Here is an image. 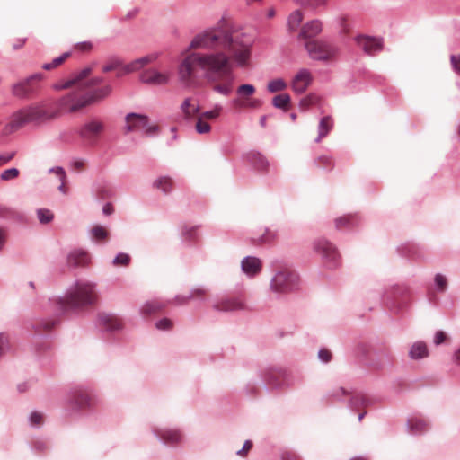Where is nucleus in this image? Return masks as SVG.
I'll use <instances>...</instances> for the list:
<instances>
[{
  "label": "nucleus",
  "mask_w": 460,
  "mask_h": 460,
  "mask_svg": "<svg viewBox=\"0 0 460 460\" xmlns=\"http://www.w3.org/2000/svg\"><path fill=\"white\" fill-rule=\"evenodd\" d=\"M15 155V152L8 153L5 155H0V166L10 162Z\"/></svg>",
  "instance_id": "052dcab7"
},
{
  "label": "nucleus",
  "mask_w": 460,
  "mask_h": 460,
  "mask_svg": "<svg viewBox=\"0 0 460 460\" xmlns=\"http://www.w3.org/2000/svg\"><path fill=\"white\" fill-rule=\"evenodd\" d=\"M96 324L107 332H119L124 329L123 320L113 313L101 312L97 315Z\"/></svg>",
  "instance_id": "9b49d317"
},
{
  "label": "nucleus",
  "mask_w": 460,
  "mask_h": 460,
  "mask_svg": "<svg viewBox=\"0 0 460 460\" xmlns=\"http://www.w3.org/2000/svg\"><path fill=\"white\" fill-rule=\"evenodd\" d=\"M221 111L222 107L220 105H216L211 111L201 112L199 115L208 121L217 119L220 116Z\"/></svg>",
  "instance_id": "e433bc0d"
},
{
  "label": "nucleus",
  "mask_w": 460,
  "mask_h": 460,
  "mask_svg": "<svg viewBox=\"0 0 460 460\" xmlns=\"http://www.w3.org/2000/svg\"><path fill=\"white\" fill-rule=\"evenodd\" d=\"M281 460H300V459L295 453L286 451V452L282 453Z\"/></svg>",
  "instance_id": "338daca9"
},
{
  "label": "nucleus",
  "mask_w": 460,
  "mask_h": 460,
  "mask_svg": "<svg viewBox=\"0 0 460 460\" xmlns=\"http://www.w3.org/2000/svg\"><path fill=\"white\" fill-rule=\"evenodd\" d=\"M355 217L352 215H347L341 217L335 220V225L337 228H342L348 225H350L354 220Z\"/></svg>",
  "instance_id": "49530a36"
},
{
  "label": "nucleus",
  "mask_w": 460,
  "mask_h": 460,
  "mask_svg": "<svg viewBox=\"0 0 460 460\" xmlns=\"http://www.w3.org/2000/svg\"><path fill=\"white\" fill-rule=\"evenodd\" d=\"M309 56L316 60H329L335 57L337 49L325 41L309 40L305 43Z\"/></svg>",
  "instance_id": "9d476101"
},
{
  "label": "nucleus",
  "mask_w": 460,
  "mask_h": 460,
  "mask_svg": "<svg viewBox=\"0 0 460 460\" xmlns=\"http://www.w3.org/2000/svg\"><path fill=\"white\" fill-rule=\"evenodd\" d=\"M44 415L42 412L34 411L29 416V422L31 427H40L43 422Z\"/></svg>",
  "instance_id": "58836bf2"
},
{
  "label": "nucleus",
  "mask_w": 460,
  "mask_h": 460,
  "mask_svg": "<svg viewBox=\"0 0 460 460\" xmlns=\"http://www.w3.org/2000/svg\"><path fill=\"white\" fill-rule=\"evenodd\" d=\"M195 128L199 134H208L211 130V127L208 120L202 119L199 115L197 117V121L195 125Z\"/></svg>",
  "instance_id": "c9c22d12"
},
{
  "label": "nucleus",
  "mask_w": 460,
  "mask_h": 460,
  "mask_svg": "<svg viewBox=\"0 0 460 460\" xmlns=\"http://www.w3.org/2000/svg\"><path fill=\"white\" fill-rule=\"evenodd\" d=\"M261 378L265 386L278 388L280 385L276 373H274L271 368L262 370Z\"/></svg>",
  "instance_id": "bb28decb"
},
{
  "label": "nucleus",
  "mask_w": 460,
  "mask_h": 460,
  "mask_svg": "<svg viewBox=\"0 0 460 460\" xmlns=\"http://www.w3.org/2000/svg\"><path fill=\"white\" fill-rule=\"evenodd\" d=\"M144 130H145V135L146 136L152 137V136L157 135L159 133L160 128L156 124L149 125V121H148L147 122V127H146L144 128Z\"/></svg>",
  "instance_id": "3c124183"
},
{
  "label": "nucleus",
  "mask_w": 460,
  "mask_h": 460,
  "mask_svg": "<svg viewBox=\"0 0 460 460\" xmlns=\"http://www.w3.org/2000/svg\"><path fill=\"white\" fill-rule=\"evenodd\" d=\"M322 31V23L320 21H312L302 27L300 36L306 39L316 36Z\"/></svg>",
  "instance_id": "a878e982"
},
{
  "label": "nucleus",
  "mask_w": 460,
  "mask_h": 460,
  "mask_svg": "<svg viewBox=\"0 0 460 460\" xmlns=\"http://www.w3.org/2000/svg\"><path fill=\"white\" fill-rule=\"evenodd\" d=\"M272 103L276 108L286 110L290 103V96L287 93L278 94L273 98Z\"/></svg>",
  "instance_id": "72a5a7b5"
},
{
  "label": "nucleus",
  "mask_w": 460,
  "mask_h": 460,
  "mask_svg": "<svg viewBox=\"0 0 460 460\" xmlns=\"http://www.w3.org/2000/svg\"><path fill=\"white\" fill-rule=\"evenodd\" d=\"M349 407L353 411L358 409L361 405L367 404V399L365 396L361 394H349Z\"/></svg>",
  "instance_id": "c756f323"
},
{
  "label": "nucleus",
  "mask_w": 460,
  "mask_h": 460,
  "mask_svg": "<svg viewBox=\"0 0 460 460\" xmlns=\"http://www.w3.org/2000/svg\"><path fill=\"white\" fill-rule=\"evenodd\" d=\"M7 240V231L5 228L0 227V251L4 248Z\"/></svg>",
  "instance_id": "0e129e2a"
},
{
  "label": "nucleus",
  "mask_w": 460,
  "mask_h": 460,
  "mask_svg": "<svg viewBox=\"0 0 460 460\" xmlns=\"http://www.w3.org/2000/svg\"><path fill=\"white\" fill-rule=\"evenodd\" d=\"M31 447H32V449L37 452H43V451L47 450L48 444L45 440L36 439L32 442Z\"/></svg>",
  "instance_id": "09e8293b"
},
{
  "label": "nucleus",
  "mask_w": 460,
  "mask_h": 460,
  "mask_svg": "<svg viewBox=\"0 0 460 460\" xmlns=\"http://www.w3.org/2000/svg\"><path fill=\"white\" fill-rule=\"evenodd\" d=\"M314 248L330 267L338 265L340 255L336 248L330 242L324 239H319L315 241Z\"/></svg>",
  "instance_id": "f8f14e48"
},
{
  "label": "nucleus",
  "mask_w": 460,
  "mask_h": 460,
  "mask_svg": "<svg viewBox=\"0 0 460 460\" xmlns=\"http://www.w3.org/2000/svg\"><path fill=\"white\" fill-rule=\"evenodd\" d=\"M7 344H8V336L4 332H0V356L3 354L4 348Z\"/></svg>",
  "instance_id": "69168bd1"
},
{
  "label": "nucleus",
  "mask_w": 460,
  "mask_h": 460,
  "mask_svg": "<svg viewBox=\"0 0 460 460\" xmlns=\"http://www.w3.org/2000/svg\"><path fill=\"white\" fill-rule=\"evenodd\" d=\"M90 74L91 69L84 68L70 80L54 85L56 90L73 89L70 93L60 99L59 106L61 108H66L69 111L75 112L110 94L111 92L110 85L93 90V86L102 82V79L100 77L88 79Z\"/></svg>",
  "instance_id": "f03ea898"
},
{
  "label": "nucleus",
  "mask_w": 460,
  "mask_h": 460,
  "mask_svg": "<svg viewBox=\"0 0 460 460\" xmlns=\"http://www.w3.org/2000/svg\"><path fill=\"white\" fill-rule=\"evenodd\" d=\"M55 325V322L53 321H47V322H41L38 324V328H42L43 330H50Z\"/></svg>",
  "instance_id": "774afa93"
},
{
  "label": "nucleus",
  "mask_w": 460,
  "mask_h": 460,
  "mask_svg": "<svg viewBox=\"0 0 460 460\" xmlns=\"http://www.w3.org/2000/svg\"><path fill=\"white\" fill-rule=\"evenodd\" d=\"M447 336L443 331L436 332L433 339V342L436 346L441 345L446 340Z\"/></svg>",
  "instance_id": "603ef678"
},
{
  "label": "nucleus",
  "mask_w": 460,
  "mask_h": 460,
  "mask_svg": "<svg viewBox=\"0 0 460 460\" xmlns=\"http://www.w3.org/2000/svg\"><path fill=\"white\" fill-rule=\"evenodd\" d=\"M435 282L438 288H445L447 285V279L441 274H437L435 277Z\"/></svg>",
  "instance_id": "13d9d810"
},
{
  "label": "nucleus",
  "mask_w": 460,
  "mask_h": 460,
  "mask_svg": "<svg viewBox=\"0 0 460 460\" xmlns=\"http://www.w3.org/2000/svg\"><path fill=\"white\" fill-rule=\"evenodd\" d=\"M349 394H350V392H349L343 387L334 388L330 393V395L337 400H341Z\"/></svg>",
  "instance_id": "de8ad7c7"
},
{
  "label": "nucleus",
  "mask_w": 460,
  "mask_h": 460,
  "mask_svg": "<svg viewBox=\"0 0 460 460\" xmlns=\"http://www.w3.org/2000/svg\"><path fill=\"white\" fill-rule=\"evenodd\" d=\"M213 307L217 311L221 312H231L235 310H241L244 308L243 302L236 297L223 298L213 305Z\"/></svg>",
  "instance_id": "6ab92c4d"
},
{
  "label": "nucleus",
  "mask_w": 460,
  "mask_h": 460,
  "mask_svg": "<svg viewBox=\"0 0 460 460\" xmlns=\"http://www.w3.org/2000/svg\"><path fill=\"white\" fill-rule=\"evenodd\" d=\"M52 171L55 172V173L60 178L62 184L59 187V190L61 191L65 192L64 181L66 179V172H65L64 169L62 167H58L56 169H53Z\"/></svg>",
  "instance_id": "6e6d98bb"
},
{
  "label": "nucleus",
  "mask_w": 460,
  "mask_h": 460,
  "mask_svg": "<svg viewBox=\"0 0 460 460\" xmlns=\"http://www.w3.org/2000/svg\"><path fill=\"white\" fill-rule=\"evenodd\" d=\"M319 101V97L314 94L308 95L300 101V107L303 110H306L311 106L316 104Z\"/></svg>",
  "instance_id": "79ce46f5"
},
{
  "label": "nucleus",
  "mask_w": 460,
  "mask_h": 460,
  "mask_svg": "<svg viewBox=\"0 0 460 460\" xmlns=\"http://www.w3.org/2000/svg\"><path fill=\"white\" fill-rule=\"evenodd\" d=\"M409 358L412 360H420L429 356L427 344L422 341L411 344L408 352Z\"/></svg>",
  "instance_id": "b1692460"
},
{
  "label": "nucleus",
  "mask_w": 460,
  "mask_h": 460,
  "mask_svg": "<svg viewBox=\"0 0 460 460\" xmlns=\"http://www.w3.org/2000/svg\"><path fill=\"white\" fill-rule=\"evenodd\" d=\"M44 79L42 74H35L31 76L14 84L12 86V93L18 98H30L40 90V82Z\"/></svg>",
  "instance_id": "6e6552de"
},
{
  "label": "nucleus",
  "mask_w": 460,
  "mask_h": 460,
  "mask_svg": "<svg viewBox=\"0 0 460 460\" xmlns=\"http://www.w3.org/2000/svg\"><path fill=\"white\" fill-rule=\"evenodd\" d=\"M256 88L250 84H240L236 88V96L233 100V106L239 110H258L263 102L254 97Z\"/></svg>",
  "instance_id": "423d86ee"
},
{
  "label": "nucleus",
  "mask_w": 460,
  "mask_h": 460,
  "mask_svg": "<svg viewBox=\"0 0 460 460\" xmlns=\"http://www.w3.org/2000/svg\"><path fill=\"white\" fill-rule=\"evenodd\" d=\"M158 58V54H150L146 57L137 58L131 63L123 66L121 63H119V68L116 70V75L118 77L123 76L127 74L135 72L139 70L140 68L144 67L147 64H150L154 61H155Z\"/></svg>",
  "instance_id": "4468645a"
},
{
  "label": "nucleus",
  "mask_w": 460,
  "mask_h": 460,
  "mask_svg": "<svg viewBox=\"0 0 460 460\" xmlns=\"http://www.w3.org/2000/svg\"><path fill=\"white\" fill-rule=\"evenodd\" d=\"M19 217L18 212L11 208L5 206H0V217L4 218H16Z\"/></svg>",
  "instance_id": "a18cd8bd"
},
{
  "label": "nucleus",
  "mask_w": 460,
  "mask_h": 460,
  "mask_svg": "<svg viewBox=\"0 0 460 460\" xmlns=\"http://www.w3.org/2000/svg\"><path fill=\"white\" fill-rule=\"evenodd\" d=\"M74 49L79 51L87 52L93 49V44L90 41H84L77 43L74 46Z\"/></svg>",
  "instance_id": "864d4df0"
},
{
  "label": "nucleus",
  "mask_w": 460,
  "mask_h": 460,
  "mask_svg": "<svg viewBox=\"0 0 460 460\" xmlns=\"http://www.w3.org/2000/svg\"><path fill=\"white\" fill-rule=\"evenodd\" d=\"M148 118L136 113L128 114L126 118L127 132L141 130L147 127Z\"/></svg>",
  "instance_id": "5701e85b"
},
{
  "label": "nucleus",
  "mask_w": 460,
  "mask_h": 460,
  "mask_svg": "<svg viewBox=\"0 0 460 460\" xmlns=\"http://www.w3.org/2000/svg\"><path fill=\"white\" fill-rule=\"evenodd\" d=\"M276 238V234L269 230H266L264 234L258 240L252 239V243L254 245H261L262 243H270Z\"/></svg>",
  "instance_id": "ea45409f"
},
{
  "label": "nucleus",
  "mask_w": 460,
  "mask_h": 460,
  "mask_svg": "<svg viewBox=\"0 0 460 460\" xmlns=\"http://www.w3.org/2000/svg\"><path fill=\"white\" fill-rule=\"evenodd\" d=\"M327 0H305V5L311 8H316L318 6L323 5Z\"/></svg>",
  "instance_id": "bf43d9fd"
},
{
  "label": "nucleus",
  "mask_w": 460,
  "mask_h": 460,
  "mask_svg": "<svg viewBox=\"0 0 460 460\" xmlns=\"http://www.w3.org/2000/svg\"><path fill=\"white\" fill-rule=\"evenodd\" d=\"M429 429V422L424 419L410 418L406 422L407 432L413 436L424 434Z\"/></svg>",
  "instance_id": "4be33fe9"
},
{
  "label": "nucleus",
  "mask_w": 460,
  "mask_h": 460,
  "mask_svg": "<svg viewBox=\"0 0 460 460\" xmlns=\"http://www.w3.org/2000/svg\"><path fill=\"white\" fill-rule=\"evenodd\" d=\"M66 262L72 268H84L89 265L90 256L87 251L75 249L68 253Z\"/></svg>",
  "instance_id": "a211bd4d"
},
{
  "label": "nucleus",
  "mask_w": 460,
  "mask_h": 460,
  "mask_svg": "<svg viewBox=\"0 0 460 460\" xmlns=\"http://www.w3.org/2000/svg\"><path fill=\"white\" fill-rule=\"evenodd\" d=\"M181 110L186 118H192L199 111V102L194 98H186L181 104Z\"/></svg>",
  "instance_id": "393cba45"
},
{
  "label": "nucleus",
  "mask_w": 460,
  "mask_h": 460,
  "mask_svg": "<svg viewBox=\"0 0 460 460\" xmlns=\"http://www.w3.org/2000/svg\"><path fill=\"white\" fill-rule=\"evenodd\" d=\"M104 129V125L102 122L98 120H93L86 123L80 129V136L84 139L87 140L90 143H94L98 137L101 136Z\"/></svg>",
  "instance_id": "2eb2a0df"
},
{
  "label": "nucleus",
  "mask_w": 460,
  "mask_h": 460,
  "mask_svg": "<svg viewBox=\"0 0 460 460\" xmlns=\"http://www.w3.org/2000/svg\"><path fill=\"white\" fill-rule=\"evenodd\" d=\"M152 433L164 446L175 447L184 441V434L178 428L153 427Z\"/></svg>",
  "instance_id": "1a4fd4ad"
},
{
  "label": "nucleus",
  "mask_w": 460,
  "mask_h": 460,
  "mask_svg": "<svg viewBox=\"0 0 460 460\" xmlns=\"http://www.w3.org/2000/svg\"><path fill=\"white\" fill-rule=\"evenodd\" d=\"M205 289H184V292L174 296L173 300L152 299L145 302L140 307V314L149 316L163 310L166 305L173 304L181 305L194 298H201L205 294Z\"/></svg>",
  "instance_id": "39448f33"
},
{
  "label": "nucleus",
  "mask_w": 460,
  "mask_h": 460,
  "mask_svg": "<svg viewBox=\"0 0 460 460\" xmlns=\"http://www.w3.org/2000/svg\"><path fill=\"white\" fill-rule=\"evenodd\" d=\"M131 257L128 253L120 252L112 261L115 267H127L130 264Z\"/></svg>",
  "instance_id": "f704fd0d"
},
{
  "label": "nucleus",
  "mask_w": 460,
  "mask_h": 460,
  "mask_svg": "<svg viewBox=\"0 0 460 460\" xmlns=\"http://www.w3.org/2000/svg\"><path fill=\"white\" fill-rule=\"evenodd\" d=\"M303 20V14L300 11L293 12L289 17L288 22V26L290 31H295L297 30Z\"/></svg>",
  "instance_id": "c85d7f7f"
},
{
  "label": "nucleus",
  "mask_w": 460,
  "mask_h": 460,
  "mask_svg": "<svg viewBox=\"0 0 460 460\" xmlns=\"http://www.w3.org/2000/svg\"><path fill=\"white\" fill-rule=\"evenodd\" d=\"M92 235L95 240L98 241H105L109 238L108 231L101 226H95L93 227Z\"/></svg>",
  "instance_id": "4c0bfd02"
},
{
  "label": "nucleus",
  "mask_w": 460,
  "mask_h": 460,
  "mask_svg": "<svg viewBox=\"0 0 460 460\" xmlns=\"http://www.w3.org/2000/svg\"><path fill=\"white\" fill-rule=\"evenodd\" d=\"M59 115V111L51 102H39L27 106L13 114L10 126L20 128L26 124H40L54 119Z\"/></svg>",
  "instance_id": "20e7f679"
},
{
  "label": "nucleus",
  "mask_w": 460,
  "mask_h": 460,
  "mask_svg": "<svg viewBox=\"0 0 460 460\" xmlns=\"http://www.w3.org/2000/svg\"><path fill=\"white\" fill-rule=\"evenodd\" d=\"M66 402L71 410L79 411L92 409L95 404V398L89 388L76 386L70 391Z\"/></svg>",
  "instance_id": "0eeeda50"
},
{
  "label": "nucleus",
  "mask_w": 460,
  "mask_h": 460,
  "mask_svg": "<svg viewBox=\"0 0 460 460\" xmlns=\"http://www.w3.org/2000/svg\"><path fill=\"white\" fill-rule=\"evenodd\" d=\"M173 326V323L169 318H162L155 323V327L159 331H170Z\"/></svg>",
  "instance_id": "c03bdc74"
},
{
  "label": "nucleus",
  "mask_w": 460,
  "mask_h": 460,
  "mask_svg": "<svg viewBox=\"0 0 460 460\" xmlns=\"http://www.w3.org/2000/svg\"><path fill=\"white\" fill-rule=\"evenodd\" d=\"M154 186L164 193H169L172 189V181L168 177H161L154 182Z\"/></svg>",
  "instance_id": "473e14b6"
},
{
  "label": "nucleus",
  "mask_w": 460,
  "mask_h": 460,
  "mask_svg": "<svg viewBox=\"0 0 460 460\" xmlns=\"http://www.w3.org/2000/svg\"><path fill=\"white\" fill-rule=\"evenodd\" d=\"M318 358L323 363H329L332 359V353L325 349H322L318 351Z\"/></svg>",
  "instance_id": "8fccbe9b"
},
{
  "label": "nucleus",
  "mask_w": 460,
  "mask_h": 460,
  "mask_svg": "<svg viewBox=\"0 0 460 460\" xmlns=\"http://www.w3.org/2000/svg\"><path fill=\"white\" fill-rule=\"evenodd\" d=\"M93 289H66L63 296L50 298L53 311L58 314H77L93 305L96 297Z\"/></svg>",
  "instance_id": "7ed1b4c3"
},
{
  "label": "nucleus",
  "mask_w": 460,
  "mask_h": 460,
  "mask_svg": "<svg viewBox=\"0 0 460 460\" xmlns=\"http://www.w3.org/2000/svg\"><path fill=\"white\" fill-rule=\"evenodd\" d=\"M300 284L299 275L288 269L279 270L272 280V288H293Z\"/></svg>",
  "instance_id": "ddd939ff"
},
{
  "label": "nucleus",
  "mask_w": 460,
  "mask_h": 460,
  "mask_svg": "<svg viewBox=\"0 0 460 460\" xmlns=\"http://www.w3.org/2000/svg\"><path fill=\"white\" fill-rule=\"evenodd\" d=\"M356 42L367 55H373L383 49L382 40L373 37L360 35L356 38Z\"/></svg>",
  "instance_id": "f3484780"
},
{
  "label": "nucleus",
  "mask_w": 460,
  "mask_h": 460,
  "mask_svg": "<svg viewBox=\"0 0 460 460\" xmlns=\"http://www.w3.org/2000/svg\"><path fill=\"white\" fill-rule=\"evenodd\" d=\"M70 52H65L60 57L54 58L49 63H45L42 66V68L45 70H51L61 66L68 58H70Z\"/></svg>",
  "instance_id": "7c9ffc66"
},
{
  "label": "nucleus",
  "mask_w": 460,
  "mask_h": 460,
  "mask_svg": "<svg viewBox=\"0 0 460 460\" xmlns=\"http://www.w3.org/2000/svg\"><path fill=\"white\" fill-rule=\"evenodd\" d=\"M171 74L156 69H147L141 74V81L153 85H164L169 82Z\"/></svg>",
  "instance_id": "dca6fc26"
},
{
  "label": "nucleus",
  "mask_w": 460,
  "mask_h": 460,
  "mask_svg": "<svg viewBox=\"0 0 460 460\" xmlns=\"http://www.w3.org/2000/svg\"><path fill=\"white\" fill-rule=\"evenodd\" d=\"M119 60H112L110 63L106 64L102 66V72L108 73L111 71H116L119 66Z\"/></svg>",
  "instance_id": "5fc2aeb1"
},
{
  "label": "nucleus",
  "mask_w": 460,
  "mask_h": 460,
  "mask_svg": "<svg viewBox=\"0 0 460 460\" xmlns=\"http://www.w3.org/2000/svg\"><path fill=\"white\" fill-rule=\"evenodd\" d=\"M451 62L455 70L460 74V54L452 56Z\"/></svg>",
  "instance_id": "e2e57ef3"
},
{
  "label": "nucleus",
  "mask_w": 460,
  "mask_h": 460,
  "mask_svg": "<svg viewBox=\"0 0 460 460\" xmlns=\"http://www.w3.org/2000/svg\"><path fill=\"white\" fill-rule=\"evenodd\" d=\"M241 268L246 275L253 277L261 272L262 263L257 257L247 256L241 261Z\"/></svg>",
  "instance_id": "aec40b11"
},
{
  "label": "nucleus",
  "mask_w": 460,
  "mask_h": 460,
  "mask_svg": "<svg viewBox=\"0 0 460 460\" xmlns=\"http://www.w3.org/2000/svg\"><path fill=\"white\" fill-rule=\"evenodd\" d=\"M252 447V442L251 440H246L243 443V447L236 452V455L239 456H244Z\"/></svg>",
  "instance_id": "4d7b16f0"
},
{
  "label": "nucleus",
  "mask_w": 460,
  "mask_h": 460,
  "mask_svg": "<svg viewBox=\"0 0 460 460\" xmlns=\"http://www.w3.org/2000/svg\"><path fill=\"white\" fill-rule=\"evenodd\" d=\"M318 162L323 166H328V165H330L332 167L333 166V161H332V157H330V156H326V155L320 156L318 158Z\"/></svg>",
  "instance_id": "680f3d73"
},
{
  "label": "nucleus",
  "mask_w": 460,
  "mask_h": 460,
  "mask_svg": "<svg viewBox=\"0 0 460 460\" xmlns=\"http://www.w3.org/2000/svg\"><path fill=\"white\" fill-rule=\"evenodd\" d=\"M333 127V121L331 117H323L319 123V135L316 142L321 141L322 138L326 137Z\"/></svg>",
  "instance_id": "cd10ccee"
},
{
  "label": "nucleus",
  "mask_w": 460,
  "mask_h": 460,
  "mask_svg": "<svg viewBox=\"0 0 460 460\" xmlns=\"http://www.w3.org/2000/svg\"><path fill=\"white\" fill-rule=\"evenodd\" d=\"M288 84L281 78H277L270 81L267 84V90L270 93H277L285 90Z\"/></svg>",
  "instance_id": "2f4dec72"
},
{
  "label": "nucleus",
  "mask_w": 460,
  "mask_h": 460,
  "mask_svg": "<svg viewBox=\"0 0 460 460\" xmlns=\"http://www.w3.org/2000/svg\"><path fill=\"white\" fill-rule=\"evenodd\" d=\"M252 38L240 31L208 30L196 35L190 49H211L208 53H191L179 66L181 80L190 84L199 67L216 93L228 96L234 90V68H248L251 65Z\"/></svg>",
  "instance_id": "f257e3e1"
},
{
  "label": "nucleus",
  "mask_w": 460,
  "mask_h": 460,
  "mask_svg": "<svg viewBox=\"0 0 460 460\" xmlns=\"http://www.w3.org/2000/svg\"><path fill=\"white\" fill-rule=\"evenodd\" d=\"M37 215L40 222L42 224L50 222L54 217L53 213L50 210L45 208L39 209L37 211Z\"/></svg>",
  "instance_id": "a19ab883"
},
{
  "label": "nucleus",
  "mask_w": 460,
  "mask_h": 460,
  "mask_svg": "<svg viewBox=\"0 0 460 460\" xmlns=\"http://www.w3.org/2000/svg\"><path fill=\"white\" fill-rule=\"evenodd\" d=\"M20 175V171L17 168H10L4 170L1 175L0 179L2 181H10L13 179H16Z\"/></svg>",
  "instance_id": "37998d69"
},
{
  "label": "nucleus",
  "mask_w": 460,
  "mask_h": 460,
  "mask_svg": "<svg viewBox=\"0 0 460 460\" xmlns=\"http://www.w3.org/2000/svg\"><path fill=\"white\" fill-rule=\"evenodd\" d=\"M311 74L305 70H300L292 81V89L297 93H304L311 83Z\"/></svg>",
  "instance_id": "412c9836"
}]
</instances>
